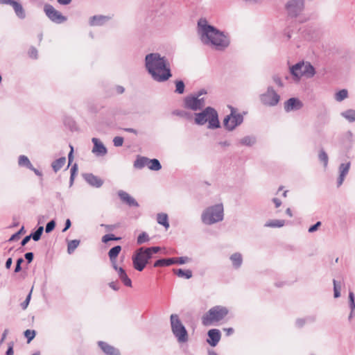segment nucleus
<instances>
[{"label":"nucleus","mask_w":355,"mask_h":355,"mask_svg":"<svg viewBox=\"0 0 355 355\" xmlns=\"http://www.w3.org/2000/svg\"><path fill=\"white\" fill-rule=\"evenodd\" d=\"M198 34L204 44L211 46L217 51H224L230 43L227 35L209 24L204 18L198 21Z\"/></svg>","instance_id":"nucleus-1"},{"label":"nucleus","mask_w":355,"mask_h":355,"mask_svg":"<svg viewBox=\"0 0 355 355\" xmlns=\"http://www.w3.org/2000/svg\"><path fill=\"white\" fill-rule=\"evenodd\" d=\"M145 67L153 79L157 82H164L172 76L167 59L158 53L146 55Z\"/></svg>","instance_id":"nucleus-2"},{"label":"nucleus","mask_w":355,"mask_h":355,"mask_svg":"<svg viewBox=\"0 0 355 355\" xmlns=\"http://www.w3.org/2000/svg\"><path fill=\"white\" fill-rule=\"evenodd\" d=\"M195 123L197 125H202L208 122V128L216 129L220 128V122L218 115L216 110L211 107H207L202 112L195 113Z\"/></svg>","instance_id":"nucleus-3"},{"label":"nucleus","mask_w":355,"mask_h":355,"mask_svg":"<svg viewBox=\"0 0 355 355\" xmlns=\"http://www.w3.org/2000/svg\"><path fill=\"white\" fill-rule=\"evenodd\" d=\"M202 222L205 225H212L223 219V206L217 204L207 208L202 214Z\"/></svg>","instance_id":"nucleus-4"},{"label":"nucleus","mask_w":355,"mask_h":355,"mask_svg":"<svg viewBox=\"0 0 355 355\" xmlns=\"http://www.w3.org/2000/svg\"><path fill=\"white\" fill-rule=\"evenodd\" d=\"M171 331L180 343H187L189 336L185 327L182 324L177 314H171L170 317Z\"/></svg>","instance_id":"nucleus-5"},{"label":"nucleus","mask_w":355,"mask_h":355,"mask_svg":"<svg viewBox=\"0 0 355 355\" xmlns=\"http://www.w3.org/2000/svg\"><path fill=\"white\" fill-rule=\"evenodd\" d=\"M228 313V310L223 306H216L210 309L202 318V323L205 326H209L215 322L223 320Z\"/></svg>","instance_id":"nucleus-6"},{"label":"nucleus","mask_w":355,"mask_h":355,"mask_svg":"<svg viewBox=\"0 0 355 355\" xmlns=\"http://www.w3.org/2000/svg\"><path fill=\"white\" fill-rule=\"evenodd\" d=\"M150 259L151 257L145 250V248L141 247L137 249L132 257L134 268L137 271H142Z\"/></svg>","instance_id":"nucleus-7"},{"label":"nucleus","mask_w":355,"mask_h":355,"mask_svg":"<svg viewBox=\"0 0 355 355\" xmlns=\"http://www.w3.org/2000/svg\"><path fill=\"white\" fill-rule=\"evenodd\" d=\"M231 112L227 115L223 120V125L228 131L234 130L237 126L243 121V116L240 113H236L235 108L230 107Z\"/></svg>","instance_id":"nucleus-8"},{"label":"nucleus","mask_w":355,"mask_h":355,"mask_svg":"<svg viewBox=\"0 0 355 355\" xmlns=\"http://www.w3.org/2000/svg\"><path fill=\"white\" fill-rule=\"evenodd\" d=\"M44 12L46 17L53 23L62 24L67 20V17L57 10L52 5L45 4L44 6Z\"/></svg>","instance_id":"nucleus-9"},{"label":"nucleus","mask_w":355,"mask_h":355,"mask_svg":"<svg viewBox=\"0 0 355 355\" xmlns=\"http://www.w3.org/2000/svg\"><path fill=\"white\" fill-rule=\"evenodd\" d=\"M280 99L279 95L272 87H268L267 91L260 96L261 102L267 106L276 105Z\"/></svg>","instance_id":"nucleus-10"},{"label":"nucleus","mask_w":355,"mask_h":355,"mask_svg":"<svg viewBox=\"0 0 355 355\" xmlns=\"http://www.w3.org/2000/svg\"><path fill=\"white\" fill-rule=\"evenodd\" d=\"M205 105L204 98H198L194 95L187 96L184 99V106L193 111L202 110Z\"/></svg>","instance_id":"nucleus-11"},{"label":"nucleus","mask_w":355,"mask_h":355,"mask_svg":"<svg viewBox=\"0 0 355 355\" xmlns=\"http://www.w3.org/2000/svg\"><path fill=\"white\" fill-rule=\"evenodd\" d=\"M304 0H289L286 5V9L288 15L291 17H297L304 9Z\"/></svg>","instance_id":"nucleus-12"},{"label":"nucleus","mask_w":355,"mask_h":355,"mask_svg":"<svg viewBox=\"0 0 355 355\" xmlns=\"http://www.w3.org/2000/svg\"><path fill=\"white\" fill-rule=\"evenodd\" d=\"M302 107V102L297 98H291L284 103V110L286 112L299 110Z\"/></svg>","instance_id":"nucleus-13"},{"label":"nucleus","mask_w":355,"mask_h":355,"mask_svg":"<svg viewBox=\"0 0 355 355\" xmlns=\"http://www.w3.org/2000/svg\"><path fill=\"white\" fill-rule=\"evenodd\" d=\"M85 180L92 187L99 188L103 184V180L92 173H85L83 175Z\"/></svg>","instance_id":"nucleus-14"},{"label":"nucleus","mask_w":355,"mask_h":355,"mask_svg":"<svg viewBox=\"0 0 355 355\" xmlns=\"http://www.w3.org/2000/svg\"><path fill=\"white\" fill-rule=\"evenodd\" d=\"M113 268L117 272L118 276L125 286L132 287V281L128 277L125 270L119 267L117 264L112 265Z\"/></svg>","instance_id":"nucleus-15"},{"label":"nucleus","mask_w":355,"mask_h":355,"mask_svg":"<svg viewBox=\"0 0 355 355\" xmlns=\"http://www.w3.org/2000/svg\"><path fill=\"white\" fill-rule=\"evenodd\" d=\"M208 337L207 343L212 347H215L219 342L221 334L220 331L216 329H210L208 331Z\"/></svg>","instance_id":"nucleus-16"},{"label":"nucleus","mask_w":355,"mask_h":355,"mask_svg":"<svg viewBox=\"0 0 355 355\" xmlns=\"http://www.w3.org/2000/svg\"><path fill=\"white\" fill-rule=\"evenodd\" d=\"M118 196H119L120 199L127 205H128L130 207H138L139 204L135 200V198H133L132 196H130L128 193H126L124 191L120 190L118 192Z\"/></svg>","instance_id":"nucleus-17"},{"label":"nucleus","mask_w":355,"mask_h":355,"mask_svg":"<svg viewBox=\"0 0 355 355\" xmlns=\"http://www.w3.org/2000/svg\"><path fill=\"white\" fill-rule=\"evenodd\" d=\"M94 148L92 152L98 155H105L107 153V148L97 138H92Z\"/></svg>","instance_id":"nucleus-18"},{"label":"nucleus","mask_w":355,"mask_h":355,"mask_svg":"<svg viewBox=\"0 0 355 355\" xmlns=\"http://www.w3.org/2000/svg\"><path fill=\"white\" fill-rule=\"evenodd\" d=\"M350 165H351L350 162L343 163L340 165V166H339L340 175H339V177L338 178V181H337L338 187H340L343 184L345 176L347 175V174L349 172Z\"/></svg>","instance_id":"nucleus-19"},{"label":"nucleus","mask_w":355,"mask_h":355,"mask_svg":"<svg viewBox=\"0 0 355 355\" xmlns=\"http://www.w3.org/2000/svg\"><path fill=\"white\" fill-rule=\"evenodd\" d=\"M111 17L105 15H94L89 19V25L92 26H102L108 21Z\"/></svg>","instance_id":"nucleus-20"},{"label":"nucleus","mask_w":355,"mask_h":355,"mask_svg":"<svg viewBox=\"0 0 355 355\" xmlns=\"http://www.w3.org/2000/svg\"><path fill=\"white\" fill-rule=\"evenodd\" d=\"M98 346L107 355H120L119 349L103 341L98 342Z\"/></svg>","instance_id":"nucleus-21"},{"label":"nucleus","mask_w":355,"mask_h":355,"mask_svg":"<svg viewBox=\"0 0 355 355\" xmlns=\"http://www.w3.org/2000/svg\"><path fill=\"white\" fill-rule=\"evenodd\" d=\"M302 76H304L308 78H311L315 74V68L309 62H303V69L302 70Z\"/></svg>","instance_id":"nucleus-22"},{"label":"nucleus","mask_w":355,"mask_h":355,"mask_svg":"<svg viewBox=\"0 0 355 355\" xmlns=\"http://www.w3.org/2000/svg\"><path fill=\"white\" fill-rule=\"evenodd\" d=\"M11 6L12 7L15 13L18 18L20 19H24L26 17L25 10L19 2L15 0Z\"/></svg>","instance_id":"nucleus-23"},{"label":"nucleus","mask_w":355,"mask_h":355,"mask_svg":"<svg viewBox=\"0 0 355 355\" xmlns=\"http://www.w3.org/2000/svg\"><path fill=\"white\" fill-rule=\"evenodd\" d=\"M303 69V62H298L290 68L291 73L294 76L296 80H299L302 77V70Z\"/></svg>","instance_id":"nucleus-24"},{"label":"nucleus","mask_w":355,"mask_h":355,"mask_svg":"<svg viewBox=\"0 0 355 355\" xmlns=\"http://www.w3.org/2000/svg\"><path fill=\"white\" fill-rule=\"evenodd\" d=\"M256 142H257L256 137L252 136V135H248V136H245V137L241 138V139H239V141H238V144L240 146L251 147L254 144H255Z\"/></svg>","instance_id":"nucleus-25"},{"label":"nucleus","mask_w":355,"mask_h":355,"mask_svg":"<svg viewBox=\"0 0 355 355\" xmlns=\"http://www.w3.org/2000/svg\"><path fill=\"white\" fill-rule=\"evenodd\" d=\"M121 250V247L120 245H116L112 248L108 252V256L110 257L112 266L116 264V257Z\"/></svg>","instance_id":"nucleus-26"},{"label":"nucleus","mask_w":355,"mask_h":355,"mask_svg":"<svg viewBox=\"0 0 355 355\" xmlns=\"http://www.w3.org/2000/svg\"><path fill=\"white\" fill-rule=\"evenodd\" d=\"M175 264L174 258H168V259H160L157 260L154 264V267H164L168 266L171 265Z\"/></svg>","instance_id":"nucleus-27"},{"label":"nucleus","mask_w":355,"mask_h":355,"mask_svg":"<svg viewBox=\"0 0 355 355\" xmlns=\"http://www.w3.org/2000/svg\"><path fill=\"white\" fill-rule=\"evenodd\" d=\"M157 222L163 225L166 230L169 227L168 215L165 213H159L157 215Z\"/></svg>","instance_id":"nucleus-28"},{"label":"nucleus","mask_w":355,"mask_h":355,"mask_svg":"<svg viewBox=\"0 0 355 355\" xmlns=\"http://www.w3.org/2000/svg\"><path fill=\"white\" fill-rule=\"evenodd\" d=\"M230 260L232 262L233 266L235 268H239L243 262L242 255L239 252H236L231 255Z\"/></svg>","instance_id":"nucleus-29"},{"label":"nucleus","mask_w":355,"mask_h":355,"mask_svg":"<svg viewBox=\"0 0 355 355\" xmlns=\"http://www.w3.org/2000/svg\"><path fill=\"white\" fill-rule=\"evenodd\" d=\"M149 162V159L146 157H138L134 162V166L136 168H142L147 166Z\"/></svg>","instance_id":"nucleus-30"},{"label":"nucleus","mask_w":355,"mask_h":355,"mask_svg":"<svg viewBox=\"0 0 355 355\" xmlns=\"http://www.w3.org/2000/svg\"><path fill=\"white\" fill-rule=\"evenodd\" d=\"M340 115L349 122L355 121V110L349 109L340 113Z\"/></svg>","instance_id":"nucleus-31"},{"label":"nucleus","mask_w":355,"mask_h":355,"mask_svg":"<svg viewBox=\"0 0 355 355\" xmlns=\"http://www.w3.org/2000/svg\"><path fill=\"white\" fill-rule=\"evenodd\" d=\"M174 274H175L179 277H184L186 279H190L192 277V272L190 270H182L181 268L179 269H173V270Z\"/></svg>","instance_id":"nucleus-32"},{"label":"nucleus","mask_w":355,"mask_h":355,"mask_svg":"<svg viewBox=\"0 0 355 355\" xmlns=\"http://www.w3.org/2000/svg\"><path fill=\"white\" fill-rule=\"evenodd\" d=\"M66 158L64 157L55 159L51 164L53 171L56 173L64 165Z\"/></svg>","instance_id":"nucleus-33"},{"label":"nucleus","mask_w":355,"mask_h":355,"mask_svg":"<svg viewBox=\"0 0 355 355\" xmlns=\"http://www.w3.org/2000/svg\"><path fill=\"white\" fill-rule=\"evenodd\" d=\"M148 168L152 171H159L162 168V165L159 161L157 159H149Z\"/></svg>","instance_id":"nucleus-34"},{"label":"nucleus","mask_w":355,"mask_h":355,"mask_svg":"<svg viewBox=\"0 0 355 355\" xmlns=\"http://www.w3.org/2000/svg\"><path fill=\"white\" fill-rule=\"evenodd\" d=\"M18 164L20 166H25L28 169L32 168V164L29 159L25 155H20L19 157Z\"/></svg>","instance_id":"nucleus-35"},{"label":"nucleus","mask_w":355,"mask_h":355,"mask_svg":"<svg viewBox=\"0 0 355 355\" xmlns=\"http://www.w3.org/2000/svg\"><path fill=\"white\" fill-rule=\"evenodd\" d=\"M285 224V221L284 220H268L266 224V227H283Z\"/></svg>","instance_id":"nucleus-36"},{"label":"nucleus","mask_w":355,"mask_h":355,"mask_svg":"<svg viewBox=\"0 0 355 355\" xmlns=\"http://www.w3.org/2000/svg\"><path fill=\"white\" fill-rule=\"evenodd\" d=\"M80 244V241L77 239L71 240L68 243L67 245V252L71 254L78 248Z\"/></svg>","instance_id":"nucleus-37"},{"label":"nucleus","mask_w":355,"mask_h":355,"mask_svg":"<svg viewBox=\"0 0 355 355\" xmlns=\"http://www.w3.org/2000/svg\"><path fill=\"white\" fill-rule=\"evenodd\" d=\"M347 96H348L347 90L343 89H341L339 92L336 93L335 99L337 101L340 102V101H343L344 99H345L346 98H347Z\"/></svg>","instance_id":"nucleus-38"},{"label":"nucleus","mask_w":355,"mask_h":355,"mask_svg":"<svg viewBox=\"0 0 355 355\" xmlns=\"http://www.w3.org/2000/svg\"><path fill=\"white\" fill-rule=\"evenodd\" d=\"M149 241H150V237H149L148 234L146 232H143L138 236L137 239V243L138 245H141L143 243L148 242Z\"/></svg>","instance_id":"nucleus-39"},{"label":"nucleus","mask_w":355,"mask_h":355,"mask_svg":"<svg viewBox=\"0 0 355 355\" xmlns=\"http://www.w3.org/2000/svg\"><path fill=\"white\" fill-rule=\"evenodd\" d=\"M44 231V227L42 226H40L35 232L31 233L30 234L31 239H33L35 241H37L40 239L42 232Z\"/></svg>","instance_id":"nucleus-40"},{"label":"nucleus","mask_w":355,"mask_h":355,"mask_svg":"<svg viewBox=\"0 0 355 355\" xmlns=\"http://www.w3.org/2000/svg\"><path fill=\"white\" fill-rule=\"evenodd\" d=\"M318 158L322 162H323L324 166L327 167V166L328 164L329 158H328L327 154L323 149H321L320 150L319 155H318Z\"/></svg>","instance_id":"nucleus-41"},{"label":"nucleus","mask_w":355,"mask_h":355,"mask_svg":"<svg viewBox=\"0 0 355 355\" xmlns=\"http://www.w3.org/2000/svg\"><path fill=\"white\" fill-rule=\"evenodd\" d=\"M175 92L178 94H183L184 92V83L182 80H177L175 82Z\"/></svg>","instance_id":"nucleus-42"},{"label":"nucleus","mask_w":355,"mask_h":355,"mask_svg":"<svg viewBox=\"0 0 355 355\" xmlns=\"http://www.w3.org/2000/svg\"><path fill=\"white\" fill-rule=\"evenodd\" d=\"M334 284V297L338 298L340 296V285L338 284L336 279L333 280Z\"/></svg>","instance_id":"nucleus-43"},{"label":"nucleus","mask_w":355,"mask_h":355,"mask_svg":"<svg viewBox=\"0 0 355 355\" xmlns=\"http://www.w3.org/2000/svg\"><path fill=\"white\" fill-rule=\"evenodd\" d=\"M120 239H121L120 237H116L112 234H108L104 235L102 237V242L106 243H107L110 241H118V240H120Z\"/></svg>","instance_id":"nucleus-44"},{"label":"nucleus","mask_w":355,"mask_h":355,"mask_svg":"<svg viewBox=\"0 0 355 355\" xmlns=\"http://www.w3.org/2000/svg\"><path fill=\"white\" fill-rule=\"evenodd\" d=\"M24 336L27 338V342L30 343L35 336V331L27 329L24 331Z\"/></svg>","instance_id":"nucleus-45"},{"label":"nucleus","mask_w":355,"mask_h":355,"mask_svg":"<svg viewBox=\"0 0 355 355\" xmlns=\"http://www.w3.org/2000/svg\"><path fill=\"white\" fill-rule=\"evenodd\" d=\"M146 252L149 254L150 257L152 258L153 254H156L160 250V248L158 246L145 248Z\"/></svg>","instance_id":"nucleus-46"},{"label":"nucleus","mask_w":355,"mask_h":355,"mask_svg":"<svg viewBox=\"0 0 355 355\" xmlns=\"http://www.w3.org/2000/svg\"><path fill=\"white\" fill-rule=\"evenodd\" d=\"M172 113L174 115L179 116L180 117H184V118H189L190 116V114L189 112H187L183 110H174Z\"/></svg>","instance_id":"nucleus-47"},{"label":"nucleus","mask_w":355,"mask_h":355,"mask_svg":"<svg viewBox=\"0 0 355 355\" xmlns=\"http://www.w3.org/2000/svg\"><path fill=\"white\" fill-rule=\"evenodd\" d=\"M55 227V222L54 220H52L46 224V228H45V232L46 233H50L51 232H52L54 230Z\"/></svg>","instance_id":"nucleus-48"},{"label":"nucleus","mask_w":355,"mask_h":355,"mask_svg":"<svg viewBox=\"0 0 355 355\" xmlns=\"http://www.w3.org/2000/svg\"><path fill=\"white\" fill-rule=\"evenodd\" d=\"M31 293H32V291H30V293L27 295L26 300L20 304V306L23 310L26 309V308L28 307V306L29 304V302H30V300L31 298Z\"/></svg>","instance_id":"nucleus-49"},{"label":"nucleus","mask_w":355,"mask_h":355,"mask_svg":"<svg viewBox=\"0 0 355 355\" xmlns=\"http://www.w3.org/2000/svg\"><path fill=\"white\" fill-rule=\"evenodd\" d=\"M123 141L124 139L122 137H115L113 139L114 146L116 147H120L123 145Z\"/></svg>","instance_id":"nucleus-50"},{"label":"nucleus","mask_w":355,"mask_h":355,"mask_svg":"<svg viewBox=\"0 0 355 355\" xmlns=\"http://www.w3.org/2000/svg\"><path fill=\"white\" fill-rule=\"evenodd\" d=\"M174 260H175V263L184 264L189 260V259L187 257H181L174 258Z\"/></svg>","instance_id":"nucleus-51"},{"label":"nucleus","mask_w":355,"mask_h":355,"mask_svg":"<svg viewBox=\"0 0 355 355\" xmlns=\"http://www.w3.org/2000/svg\"><path fill=\"white\" fill-rule=\"evenodd\" d=\"M78 166L77 164H74L71 168V177H70V183L71 184H73V180H74V175L77 172Z\"/></svg>","instance_id":"nucleus-52"},{"label":"nucleus","mask_w":355,"mask_h":355,"mask_svg":"<svg viewBox=\"0 0 355 355\" xmlns=\"http://www.w3.org/2000/svg\"><path fill=\"white\" fill-rule=\"evenodd\" d=\"M322 223L320 221H318L315 224H314L313 225L311 226L309 228V233H313L315 231L318 230V229L321 226Z\"/></svg>","instance_id":"nucleus-53"},{"label":"nucleus","mask_w":355,"mask_h":355,"mask_svg":"<svg viewBox=\"0 0 355 355\" xmlns=\"http://www.w3.org/2000/svg\"><path fill=\"white\" fill-rule=\"evenodd\" d=\"M28 55L31 58L36 59L37 58V50L35 47H31L28 51Z\"/></svg>","instance_id":"nucleus-54"},{"label":"nucleus","mask_w":355,"mask_h":355,"mask_svg":"<svg viewBox=\"0 0 355 355\" xmlns=\"http://www.w3.org/2000/svg\"><path fill=\"white\" fill-rule=\"evenodd\" d=\"M24 262V259L22 258H19L17 260L15 272H19L21 270V264Z\"/></svg>","instance_id":"nucleus-55"},{"label":"nucleus","mask_w":355,"mask_h":355,"mask_svg":"<svg viewBox=\"0 0 355 355\" xmlns=\"http://www.w3.org/2000/svg\"><path fill=\"white\" fill-rule=\"evenodd\" d=\"M25 259L27 260L28 263H31L34 257V254L33 252H26L24 255Z\"/></svg>","instance_id":"nucleus-56"},{"label":"nucleus","mask_w":355,"mask_h":355,"mask_svg":"<svg viewBox=\"0 0 355 355\" xmlns=\"http://www.w3.org/2000/svg\"><path fill=\"white\" fill-rule=\"evenodd\" d=\"M14 351H13V343H9L8 348L6 351V355H13Z\"/></svg>","instance_id":"nucleus-57"},{"label":"nucleus","mask_w":355,"mask_h":355,"mask_svg":"<svg viewBox=\"0 0 355 355\" xmlns=\"http://www.w3.org/2000/svg\"><path fill=\"white\" fill-rule=\"evenodd\" d=\"M19 239V232H16L11 236V237L8 239L9 242L16 241Z\"/></svg>","instance_id":"nucleus-58"},{"label":"nucleus","mask_w":355,"mask_h":355,"mask_svg":"<svg viewBox=\"0 0 355 355\" xmlns=\"http://www.w3.org/2000/svg\"><path fill=\"white\" fill-rule=\"evenodd\" d=\"M273 80L274 82L279 87H282L283 86V83L280 79L279 77L278 76H274L273 77Z\"/></svg>","instance_id":"nucleus-59"},{"label":"nucleus","mask_w":355,"mask_h":355,"mask_svg":"<svg viewBox=\"0 0 355 355\" xmlns=\"http://www.w3.org/2000/svg\"><path fill=\"white\" fill-rule=\"evenodd\" d=\"M109 286L114 291H118L119 289V286L114 282H112L109 284Z\"/></svg>","instance_id":"nucleus-60"},{"label":"nucleus","mask_w":355,"mask_h":355,"mask_svg":"<svg viewBox=\"0 0 355 355\" xmlns=\"http://www.w3.org/2000/svg\"><path fill=\"white\" fill-rule=\"evenodd\" d=\"M31 236H30V235H28V236H25V237L22 239V241H21V245L22 246H24V245H26V243H27L31 240Z\"/></svg>","instance_id":"nucleus-61"},{"label":"nucleus","mask_w":355,"mask_h":355,"mask_svg":"<svg viewBox=\"0 0 355 355\" xmlns=\"http://www.w3.org/2000/svg\"><path fill=\"white\" fill-rule=\"evenodd\" d=\"M71 225V220L69 219H67L65 222V226L64 228L62 230V232L67 231Z\"/></svg>","instance_id":"nucleus-62"},{"label":"nucleus","mask_w":355,"mask_h":355,"mask_svg":"<svg viewBox=\"0 0 355 355\" xmlns=\"http://www.w3.org/2000/svg\"><path fill=\"white\" fill-rule=\"evenodd\" d=\"M15 0H0V4H6L12 6Z\"/></svg>","instance_id":"nucleus-63"},{"label":"nucleus","mask_w":355,"mask_h":355,"mask_svg":"<svg viewBox=\"0 0 355 355\" xmlns=\"http://www.w3.org/2000/svg\"><path fill=\"white\" fill-rule=\"evenodd\" d=\"M305 323V319H297L296 320V325L299 327H302Z\"/></svg>","instance_id":"nucleus-64"}]
</instances>
